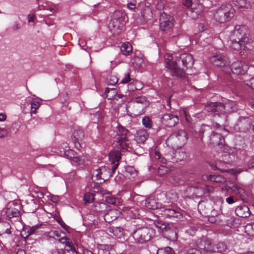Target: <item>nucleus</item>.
Instances as JSON below:
<instances>
[{
    "instance_id": "1",
    "label": "nucleus",
    "mask_w": 254,
    "mask_h": 254,
    "mask_svg": "<svg viewBox=\"0 0 254 254\" xmlns=\"http://www.w3.org/2000/svg\"><path fill=\"white\" fill-rule=\"evenodd\" d=\"M121 158V153L120 151L119 150L112 151L109 154L110 163L96 170L92 175L93 179L99 181V183H102L109 179L118 168Z\"/></svg>"
},
{
    "instance_id": "2",
    "label": "nucleus",
    "mask_w": 254,
    "mask_h": 254,
    "mask_svg": "<svg viewBox=\"0 0 254 254\" xmlns=\"http://www.w3.org/2000/svg\"><path fill=\"white\" fill-rule=\"evenodd\" d=\"M166 67L171 69V74L177 78H181L185 76V72L183 69L178 67L182 64L184 67H190L193 64L194 61L192 55L188 53H183L180 56L177 61H174L171 57L165 59Z\"/></svg>"
},
{
    "instance_id": "3",
    "label": "nucleus",
    "mask_w": 254,
    "mask_h": 254,
    "mask_svg": "<svg viewBox=\"0 0 254 254\" xmlns=\"http://www.w3.org/2000/svg\"><path fill=\"white\" fill-rule=\"evenodd\" d=\"M237 106L235 102L228 101L225 103L211 102L205 106V110L213 113L214 118L218 117L222 121H226L228 114L236 111Z\"/></svg>"
},
{
    "instance_id": "4",
    "label": "nucleus",
    "mask_w": 254,
    "mask_h": 254,
    "mask_svg": "<svg viewBox=\"0 0 254 254\" xmlns=\"http://www.w3.org/2000/svg\"><path fill=\"white\" fill-rule=\"evenodd\" d=\"M188 139L187 133L183 129L173 132L166 139V143L173 147H181L184 145Z\"/></svg>"
},
{
    "instance_id": "5",
    "label": "nucleus",
    "mask_w": 254,
    "mask_h": 254,
    "mask_svg": "<svg viewBox=\"0 0 254 254\" xmlns=\"http://www.w3.org/2000/svg\"><path fill=\"white\" fill-rule=\"evenodd\" d=\"M154 233L153 229L148 227H140L134 231L132 237L137 243L143 244L149 241Z\"/></svg>"
},
{
    "instance_id": "6",
    "label": "nucleus",
    "mask_w": 254,
    "mask_h": 254,
    "mask_svg": "<svg viewBox=\"0 0 254 254\" xmlns=\"http://www.w3.org/2000/svg\"><path fill=\"white\" fill-rule=\"evenodd\" d=\"M233 11L230 5L222 4L216 11L214 14L215 19L220 23L225 22L234 16Z\"/></svg>"
},
{
    "instance_id": "7",
    "label": "nucleus",
    "mask_w": 254,
    "mask_h": 254,
    "mask_svg": "<svg viewBox=\"0 0 254 254\" xmlns=\"http://www.w3.org/2000/svg\"><path fill=\"white\" fill-rule=\"evenodd\" d=\"M65 148L62 147L59 148L60 155L62 157H64L69 160H72L73 163H76L77 165L83 164L84 160L81 157L77 155L76 153L73 150L68 149V147L66 144H64Z\"/></svg>"
},
{
    "instance_id": "8",
    "label": "nucleus",
    "mask_w": 254,
    "mask_h": 254,
    "mask_svg": "<svg viewBox=\"0 0 254 254\" xmlns=\"http://www.w3.org/2000/svg\"><path fill=\"white\" fill-rule=\"evenodd\" d=\"M247 27L245 25H237L233 31V37L238 40H241L244 43H248L249 38Z\"/></svg>"
},
{
    "instance_id": "9",
    "label": "nucleus",
    "mask_w": 254,
    "mask_h": 254,
    "mask_svg": "<svg viewBox=\"0 0 254 254\" xmlns=\"http://www.w3.org/2000/svg\"><path fill=\"white\" fill-rule=\"evenodd\" d=\"M121 13L119 11H115L113 18L109 24V27L110 30L118 33L123 27V24L122 22V19L120 17Z\"/></svg>"
},
{
    "instance_id": "10",
    "label": "nucleus",
    "mask_w": 254,
    "mask_h": 254,
    "mask_svg": "<svg viewBox=\"0 0 254 254\" xmlns=\"http://www.w3.org/2000/svg\"><path fill=\"white\" fill-rule=\"evenodd\" d=\"M173 17L165 12L161 13L159 17V26L161 31H165L170 29L173 25Z\"/></svg>"
},
{
    "instance_id": "11",
    "label": "nucleus",
    "mask_w": 254,
    "mask_h": 254,
    "mask_svg": "<svg viewBox=\"0 0 254 254\" xmlns=\"http://www.w3.org/2000/svg\"><path fill=\"white\" fill-rule=\"evenodd\" d=\"M179 121V116L173 113H166L161 118L163 125L167 127H173Z\"/></svg>"
},
{
    "instance_id": "12",
    "label": "nucleus",
    "mask_w": 254,
    "mask_h": 254,
    "mask_svg": "<svg viewBox=\"0 0 254 254\" xmlns=\"http://www.w3.org/2000/svg\"><path fill=\"white\" fill-rule=\"evenodd\" d=\"M248 68L247 64L239 61L234 62L231 65V71L236 74H244Z\"/></svg>"
},
{
    "instance_id": "13",
    "label": "nucleus",
    "mask_w": 254,
    "mask_h": 254,
    "mask_svg": "<svg viewBox=\"0 0 254 254\" xmlns=\"http://www.w3.org/2000/svg\"><path fill=\"white\" fill-rule=\"evenodd\" d=\"M228 191H231L235 194L240 199L244 200L246 191L245 190L239 185L236 183H232L226 187Z\"/></svg>"
},
{
    "instance_id": "14",
    "label": "nucleus",
    "mask_w": 254,
    "mask_h": 254,
    "mask_svg": "<svg viewBox=\"0 0 254 254\" xmlns=\"http://www.w3.org/2000/svg\"><path fill=\"white\" fill-rule=\"evenodd\" d=\"M253 116L241 117L237 122V125L242 131H246L252 129Z\"/></svg>"
},
{
    "instance_id": "15",
    "label": "nucleus",
    "mask_w": 254,
    "mask_h": 254,
    "mask_svg": "<svg viewBox=\"0 0 254 254\" xmlns=\"http://www.w3.org/2000/svg\"><path fill=\"white\" fill-rule=\"evenodd\" d=\"M160 211V214L165 218H180L182 217V214L179 211L171 208L162 206Z\"/></svg>"
},
{
    "instance_id": "16",
    "label": "nucleus",
    "mask_w": 254,
    "mask_h": 254,
    "mask_svg": "<svg viewBox=\"0 0 254 254\" xmlns=\"http://www.w3.org/2000/svg\"><path fill=\"white\" fill-rule=\"evenodd\" d=\"M116 132L117 142L121 141V140H126L131 135L130 131L128 129L120 124L118 125Z\"/></svg>"
},
{
    "instance_id": "17",
    "label": "nucleus",
    "mask_w": 254,
    "mask_h": 254,
    "mask_svg": "<svg viewBox=\"0 0 254 254\" xmlns=\"http://www.w3.org/2000/svg\"><path fill=\"white\" fill-rule=\"evenodd\" d=\"M204 243L205 244V245H207L204 246V249L205 250V251L208 252H211L212 251L215 252H218L220 253H222L226 251V250L227 249V247L226 245L223 242H220L217 244L215 248L213 249H211L210 248V246L211 245V243L209 241H204Z\"/></svg>"
},
{
    "instance_id": "18",
    "label": "nucleus",
    "mask_w": 254,
    "mask_h": 254,
    "mask_svg": "<svg viewBox=\"0 0 254 254\" xmlns=\"http://www.w3.org/2000/svg\"><path fill=\"white\" fill-rule=\"evenodd\" d=\"M211 62L217 66H225L229 64L230 61L227 58L222 55H216L211 58Z\"/></svg>"
},
{
    "instance_id": "19",
    "label": "nucleus",
    "mask_w": 254,
    "mask_h": 254,
    "mask_svg": "<svg viewBox=\"0 0 254 254\" xmlns=\"http://www.w3.org/2000/svg\"><path fill=\"white\" fill-rule=\"evenodd\" d=\"M210 143L214 146L222 145L224 143V138L221 133L213 131L210 136Z\"/></svg>"
},
{
    "instance_id": "20",
    "label": "nucleus",
    "mask_w": 254,
    "mask_h": 254,
    "mask_svg": "<svg viewBox=\"0 0 254 254\" xmlns=\"http://www.w3.org/2000/svg\"><path fill=\"white\" fill-rule=\"evenodd\" d=\"M222 221L230 228H235L239 224V219L234 216L222 214L220 216Z\"/></svg>"
},
{
    "instance_id": "21",
    "label": "nucleus",
    "mask_w": 254,
    "mask_h": 254,
    "mask_svg": "<svg viewBox=\"0 0 254 254\" xmlns=\"http://www.w3.org/2000/svg\"><path fill=\"white\" fill-rule=\"evenodd\" d=\"M133 103L134 107L139 108V110L135 112L134 114H140L146 105V99L144 96H139L133 100Z\"/></svg>"
},
{
    "instance_id": "22",
    "label": "nucleus",
    "mask_w": 254,
    "mask_h": 254,
    "mask_svg": "<svg viewBox=\"0 0 254 254\" xmlns=\"http://www.w3.org/2000/svg\"><path fill=\"white\" fill-rule=\"evenodd\" d=\"M145 206L146 208L150 209H161L162 207V204L159 203L157 200L154 198L149 197L145 199Z\"/></svg>"
},
{
    "instance_id": "23",
    "label": "nucleus",
    "mask_w": 254,
    "mask_h": 254,
    "mask_svg": "<svg viewBox=\"0 0 254 254\" xmlns=\"http://www.w3.org/2000/svg\"><path fill=\"white\" fill-rule=\"evenodd\" d=\"M235 213L238 216L242 218L248 217L251 214L249 208L245 205L238 206L235 209Z\"/></svg>"
},
{
    "instance_id": "24",
    "label": "nucleus",
    "mask_w": 254,
    "mask_h": 254,
    "mask_svg": "<svg viewBox=\"0 0 254 254\" xmlns=\"http://www.w3.org/2000/svg\"><path fill=\"white\" fill-rule=\"evenodd\" d=\"M201 12V5L198 4L197 5H195L193 7H191L190 8L187 9V14L192 19H196Z\"/></svg>"
},
{
    "instance_id": "25",
    "label": "nucleus",
    "mask_w": 254,
    "mask_h": 254,
    "mask_svg": "<svg viewBox=\"0 0 254 254\" xmlns=\"http://www.w3.org/2000/svg\"><path fill=\"white\" fill-rule=\"evenodd\" d=\"M171 161L172 162H179L183 161L187 157L185 151L182 149H178L173 153V156L171 157Z\"/></svg>"
},
{
    "instance_id": "26",
    "label": "nucleus",
    "mask_w": 254,
    "mask_h": 254,
    "mask_svg": "<svg viewBox=\"0 0 254 254\" xmlns=\"http://www.w3.org/2000/svg\"><path fill=\"white\" fill-rule=\"evenodd\" d=\"M148 137V134L145 129H141L137 130L135 136V139L138 143H144Z\"/></svg>"
},
{
    "instance_id": "27",
    "label": "nucleus",
    "mask_w": 254,
    "mask_h": 254,
    "mask_svg": "<svg viewBox=\"0 0 254 254\" xmlns=\"http://www.w3.org/2000/svg\"><path fill=\"white\" fill-rule=\"evenodd\" d=\"M248 43H244L241 40H238L237 38H233L230 43V47L234 50H239L245 49L246 44Z\"/></svg>"
},
{
    "instance_id": "28",
    "label": "nucleus",
    "mask_w": 254,
    "mask_h": 254,
    "mask_svg": "<svg viewBox=\"0 0 254 254\" xmlns=\"http://www.w3.org/2000/svg\"><path fill=\"white\" fill-rule=\"evenodd\" d=\"M234 4L239 8H250L252 7L254 2L252 0H235Z\"/></svg>"
},
{
    "instance_id": "29",
    "label": "nucleus",
    "mask_w": 254,
    "mask_h": 254,
    "mask_svg": "<svg viewBox=\"0 0 254 254\" xmlns=\"http://www.w3.org/2000/svg\"><path fill=\"white\" fill-rule=\"evenodd\" d=\"M118 145L119 146V148L121 150H127L130 151L132 148L131 147L130 141L128 138L126 140H121V141L117 142Z\"/></svg>"
},
{
    "instance_id": "30",
    "label": "nucleus",
    "mask_w": 254,
    "mask_h": 254,
    "mask_svg": "<svg viewBox=\"0 0 254 254\" xmlns=\"http://www.w3.org/2000/svg\"><path fill=\"white\" fill-rule=\"evenodd\" d=\"M110 232L118 238H120L124 235V229L121 227H112L110 228Z\"/></svg>"
},
{
    "instance_id": "31",
    "label": "nucleus",
    "mask_w": 254,
    "mask_h": 254,
    "mask_svg": "<svg viewBox=\"0 0 254 254\" xmlns=\"http://www.w3.org/2000/svg\"><path fill=\"white\" fill-rule=\"evenodd\" d=\"M120 50L122 54L125 56L129 55L132 51V48L131 44L128 43H124L121 47Z\"/></svg>"
},
{
    "instance_id": "32",
    "label": "nucleus",
    "mask_w": 254,
    "mask_h": 254,
    "mask_svg": "<svg viewBox=\"0 0 254 254\" xmlns=\"http://www.w3.org/2000/svg\"><path fill=\"white\" fill-rule=\"evenodd\" d=\"M112 247L109 245H100L98 246V254H111Z\"/></svg>"
},
{
    "instance_id": "33",
    "label": "nucleus",
    "mask_w": 254,
    "mask_h": 254,
    "mask_svg": "<svg viewBox=\"0 0 254 254\" xmlns=\"http://www.w3.org/2000/svg\"><path fill=\"white\" fill-rule=\"evenodd\" d=\"M106 208V205L104 203L96 202L94 203L92 210L95 212L102 213Z\"/></svg>"
},
{
    "instance_id": "34",
    "label": "nucleus",
    "mask_w": 254,
    "mask_h": 254,
    "mask_svg": "<svg viewBox=\"0 0 254 254\" xmlns=\"http://www.w3.org/2000/svg\"><path fill=\"white\" fill-rule=\"evenodd\" d=\"M105 94L108 100H112L117 96V92L115 88H107L105 90Z\"/></svg>"
},
{
    "instance_id": "35",
    "label": "nucleus",
    "mask_w": 254,
    "mask_h": 254,
    "mask_svg": "<svg viewBox=\"0 0 254 254\" xmlns=\"http://www.w3.org/2000/svg\"><path fill=\"white\" fill-rule=\"evenodd\" d=\"M31 114H35L36 110L40 106L41 103L38 99H32L31 102Z\"/></svg>"
},
{
    "instance_id": "36",
    "label": "nucleus",
    "mask_w": 254,
    "mask_h": 254,
    "mask_svg": "<svg viewBox=\"0 0 254 254\" xmlns=\"http://www.w3.org/2000/svg\"><path fill=\"white\" fill-rule=\"evenodd\" d=\"M6 213L7 216L9 218L18 217L20 214L19 210L15 208H8Z\"/></svg>"
},
{
    "instance_id": "37",
    "label": "nucleus",
    "mask_w": 254,
    "mask_h": 254,
    "mask_svg": "<svg viewBox=\"0 0 254 254\" xmlns=\"http://www.w3.org/2000/svg\"><path fill=\"white\" fill-rule=\"evenodd\" d=\"M73 140L75 141H81L84 137V133L80 129H76L73 134Z\"/></svg>"
},
{
    "instance_id": "38",
    "label": "nucleus",
    "mask_w": 254,
    "mask_h": 254,
    "mask_svg": "<svg viewBox=\"0 0 254 254\" xmlns=\"http://www.w3.org/2000/svg\"><path fill=\"white\" fill-rule=\"evenodd\" d=\"M155 155L159 161H160L162 164H166L167 160H170L171 161V157L170 158V156L168 155H166V157H164L162 156L159 152L156 151Z\"/></svg>"
},
{
    "instance_id": "39",
    "label": "nucleus",
    "mask_w": 254,
    "mask_h": 254,
    "mask_svg": "<svg viewBox=\"0 0 254 254\" xmlns=\"http://www.w3.org/2000/svg\"><path fill=\"white\" fill-rule=\"evenodd\" d=\"M44 235L47 238L55 239H59L61 237V234L57 231L46 232L44 233Z\"/></svg>"
},
{
    "instance_id": "40",
    "label": "nucleus",
    "mask_w": 254,
    "mask_h": 254,
    "mask_svg": "<svg viewBox=\"0 0 254 254\" xmlns=\"http://www.w3.org/2000/svg\"><path fill=\"white\" fill-rule=\"evenodd\" d=\"M142 123L143 126L148 129L152 127V122L151 119L148 116H145L142 118Z\"/></svg>"
},
{
    "instance_id": "41",
    "label": "nucleus",
    "mask_w": 254,
    "mask_h": 254,
    "mask_svg": "<svg viewBox=\"0 0 254 254\" xmlns=\"http://www.w3.org/2000/svg\"><path fill=\"white\" fill-rule=\"evenodd\" d=\"M157 254H175V253L171 248L167 247L166 248L159 249Z\"/></svg>"
},
{
    "instance_id": "42",
    "label": "nucleus",
    "mask_w": 254,
    "mask_h": 254,
    "mask_svg": "<svg viewBox=\"0 0 254 254\" xmlns=\"http://www.w3.org/2000/svg\"><path fill=\"white\" fill-rule=\"evenodd\" d=\"M245 231L249 235L254 236V223L247 224L245 226Z\"/></svg>"
},
{
    "instance_id": "43",
    "label": "nucleus",
    "mask_w": 254,
    "mask_h": 254,
    "mask_svg": "<svg viewBox=\"0 0 254 254\" xmlns=\"http://www.w3.org/2000/svg\"><path fill=\"white\" fill-rule=\"evenodd\" d=\"M207 126L206 125H203L200 127L199 130L197 132H196L195 136L196 138L199 139L200 140H202L203 134L205 131V127Z\"/></svg>"
},
{
    "instance_id": "44",
    "label": "nucleus",
    "mask_w": 254,
    "mask_h": 254,
    "mask_svg": "<svg viewBox=\"0 0 254 254\" xmlns=\"http://www.w3.org/2000/svg\"><path fill=\"white\" fill-rule=\"evenodd\" d=\"M94 194L93 193L87 192L84 194V200L85 203H90L93 201Z\"/></svg>"
},
{
    "instance_id": "45",
    "label": "nucleus",
    "mask_w": 254,
    "mask_h": 254,
    "mask_svg": "<svg viewBox=\"0 0 254 254\" xmlns=\"http://www.w3.org/2000/svg\"><path fill=\"white\" fill-rule=\"evenodd\" d=\"M65 246L69 248L68 250L70 251L72 254H79L78 252L76 250L73 244L70 241L67 242Z\"/></svg>"
},
{
    "instance_id": "46",
    "label": "nucleus",
    "mask_w": 254,
    "mask_h": 254,
    "mask_svg": "<svg viewBox=\"0 0 254 254\" xmlns=\"http://www.w3.org/2000/svg\"><path fill=\"white\" fill-rule=\"evenodd\" d=\"M210 166L213 170H215L218 169L222 172H230L233 171L231 169H225L224 168H220V167H219L217 164V161L216 162L215 164L212 163L210 165Z\"/></svg>"
},
{
    "instance_id": "47",
    "label": "nucleus",
    "mask_w": 254,
    "mask_h": 254,
    "mask_svg": "<svg viewBox=\"0 0 254 254\" xmlns=\"http://www.w3.org/2000/svg\"><path fill=\"white\" fill-rule=\"evenodd\" d=\"M211 181L214 183H222L225 179L221 175H212Z\"/></svg>"
},
{
    "instance_id": "48",
    "label": "nucleus",
    "mask_w": 254,
    "mask_h": 254,
    "mask_svg": "<svg viewBox=\"0 0 254 254\" xmlns=\"http://www.w3.org/2000/svg\"><path fill=\"white\" fill-rule=\"evenodd\" d=\"M203 189V194H210L212 193L214 190V188L213 187L205 185L203 188H202Z\"/></svg>"
},
{
    "instance_id": "49",
    "label": "nucleus",
    "mask_w": 254,
    "mask_h": 254,
    "mask_svg": "<svg viewBox=\"0 0 254 254\" xmlns=\"http://www.w3.org/2000/svg\"><path fill=\"white\" fill-rule=\"evenodd\" d=\"M155 225L156 227L161 231H167L168 227L164 223L160 222H155Z\"/></svg>"
},
{
    "instance_id": "50",
    "label": "nucleus",
    "mask_w": 254,
    "mask_h": 254,
    "mask_svg": "<svg viewBox=\"0 0 254 254\" xmlns=\"http://www.w3.org/2000/svg\"><path fill=\"white\" fill-rule=\"evenodd\" d=\"M169 171L168 168L165 167V166H161L159 167L157 171V173L160 176H163L166 174Z\"/></svg>"
},
{
    "instance_id": "51",
    "label": "nucleus",
    "mask_w": 254,
    "mask_h": 254,
    "mask_svg": "<svg viewBox=\"0 0 254 254\" xmlns=\"http://www.w3.org/2000/svg\"><path fill=\"white\" fill-rule=\"evenodd\" d=\"M221 212V210L219 207H217L216 208H213L211 211L210 216L212 217L217 216L220 214Z\"/></svg>"
},
{
    "instance_id": "52",
    "label": "nucleus",
    "mask_w": 254,
    "mask_h": 254,
    "mask_svg": "<svg viewBox=\"0 0 254 254\" xmlns=\"http://www.w3.org/2000/svg\"><path fill=\"white\" fill-rule=\"evenodd\" d=\"M114 210H111L104 215V219L106 222H110L111 221L113 220L112 218L111 219H110V217L114 213Z\"/></svg>"
},
{
    "instance_id": "53",
    "label": "nucleus",
    "mask_w": 254,
    "mask_h": 254,
    "mask_svg": "<svg viewBox=\"0 0 254 254\" xmlns=\"http://www.w3.org/2000/svg\"><path fill=\"white\" fill-rule=\"evenodd\" d=\"M21 28V24L18 22H14L11 26V29L13 31H17Z\"/></svg>"
},
{
    "instance_id": "54",
    "label": "nucleus",
    "mask_w": 254,
    "mask_h": 254,
    "mask_svg": "<svg viewBox=\"0 0 254 254\" xmlns=\"http://www.w3.org/2000/svg\"><path fill=\"white\" fill-rule=\"evenodd\" d=\"M3 226L4 228H6L5 230L4 231V233L8 235H10L11 234V231L10 230L11 227L9 224L7 222H4L3 223Z\"/></svg>"
},
{
    "instance_id": "55",
    "label": "nucleus",
    "mask_w": 254,
    "mask_h": 254,
    "mask_svg": "<svg viewBox=\"0 0 254 254\" xmlns=\"http://www.w3.org/2000/svg\"><path fill=\"white\" fill-rule=\"evenodd\" d=\"M130 80V75L129 73L125 74L124 77L121 81V82L123 84L127 83Z\"/></svg>"
},
{
    "instance_id": "56",
    "label": "nucleus",
    "mask_w": 254,
    "mask_h": 254,
    "mask_svg": "<svg viewBox=\"0 0 254 254\" xmlns=\"http://www.w3.org/2000/svg\"><path fill=\"white\" fill-rule=\"evenodd\" d=\"M187 254H201V253L199 250L193 248L189 249Z\"/></svg>"
},
{
    "instance_id": "57",
    "label": "nucleus",
    "mask_w": 254,
    "mask_h": 254,
    "mask_svg": "<svg viewBox=\"0 0 254 254\" xmlns=\"http://www.w3.org/2000/svg\"><path fill=\"white\" fill-rule=\"evenodd\" d=\"M8 133L7 129L0 127V138L5 137Z\"/></svg>"
},
{
    "instance_id": "58",
    "label": "nucleus",
    "mask_w": 254,
    "mask_h": 254,
    "mask_svg": "<svg viewBox=\"0 0 254 254\" xmlns=\"http://www.w3.org/2000/svg\"><path fill=\"white\" fill-rule=\"evenodd\" d=\"M38 226H34L31 227H30L29 229L27 230V233L29 235H32L34 233L35 231L38 229Z\"/></svg>"
},
{
    "instance_id": "59",
    "label": "nucleus",
    "mask_w": 254,
    "mask_h": 254,
    "mask_svg": "<svg viewBox=\"0 0 254 254\" xmlns=\"http://www.w3.org/2000/svg\"><path fill=\"white\" fill-rule=\"evenodd\" d=\"M196 4H193L191 0H186L185 2V5L188 8V9L191 7H193Z\"/></svg>"
},
{
    "instance_id": "60",
    "label": "nucleus",
    "mask_w": 254,
    "mask_h": 254,
    "mask_svg": "<svg viewBox=\"0 0 254 254\" xmlns=\"http://www.w3.org/2000/svg\"><path fill=\"white\" fill-rule=\"evenodd\" d=\"M217 164L218 166L220 167V168L224 169V167H226L228 164L223 161L218 160Z\"/></svg>"
},
{
    "instance_id": "61",
    "label": "nucleus",
    "mask_w": 254,
    "mask_h": 254,
    "mask_svg": "<svg viewBox=\"0 0 254 254\" xmlns=\"http://www.w3.org/2000/svg\"><path fill=\"white\" fill-rule=\"evenodd\" d=\"M59 241L61 243L66 245V243H67V242L70 241V240L69 239H68L67 237H63L59 238Z\"/></svg>"
},
{
    "instance_id": "62",
    "label": "nucleus",
    "mask_w": 254,
    "mask_h": 254,
    "mask_svg": "<svg viewBox=\"0 0 254 254\" xmlns=\"http://www.w3.org/2000/svg\"><path fill=\"white\" fill-rule=\"evenodd\" d=\"M118 79L115 76H112L110 80V84L112 85H115L118 82Z\"/></svg>"
},
{
    "instance_id": "63",
    "label": "nucleus",
    "mask_w": 254,
    "mask_h": 254,
    "mask_svg": "<svg viewBox=\"0 0 254 254\" xmlns=\"http://www.w3.org/2000/svg\"><path fill=\"white\" fill-rule=\"evenodd\" d=\"M106 200L108 203L112 204H115L117 202L116 198L112 197L107 198Z\"/></svg>"
},
{
    "instance_id": "64",
    "label": "nucleus",
    "mask_w": 254,
    "mask_h": 254,
    "mask_svg": "<svg viewBox=\"0 0 254 254\" xmlns=\"http://www.w3.org/2000/svg\"><path fill=\"white\" fill-rule=\"evenodd\" d=\"M226 202L229 204H231L234 203L236 200L234 199V197L233 196H229L226 198Z\"/></svg>"
}]
</instances>
